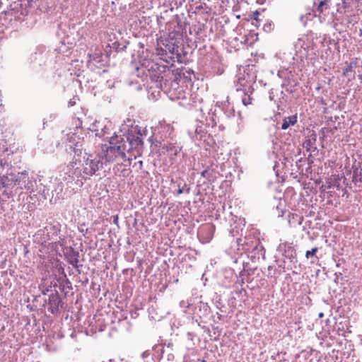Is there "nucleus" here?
Listing matches in <instances>:
<instances>
[{
	"label": "nucleus",
	"mask_w": 362,
	"mask_h": 362,
	"mask_svg": "<svg viewBox=\"0 0 362 362\" xmlns=\"http://www.w3.org/2000/svg\"><path fill=\"white\" fill-rule=\"evenodd\" d=\"M211 229H212V226L211 225H206L200 228L199 233H201L203 230L210 231V230H211Z\"/></svg>",
	"instance_id": "9d476101"
},
{
	"label": "nucleus",
	"mask_w": 362,
	"mask_h": 362,
	"mask_svg": "<svg viewBox=\"0 0 362 362\" xmlns=\"http://www.w3.org/2000/svg\"><path fill=\"white\" fill-rule=\"evenodd\" d=\"M251 100H252V98H251L250 96H248V97H247V98H243V103L245 106H247V105H248L251 104Z\"/></svg>",
	"instance_id": "1a4fd4ad"
},
{
	"label": "nucleus",
	"mask_w": 362,
	"mask_h": 362,
	"mask_svg": "<svg viewBox=\"0 0 362 362\" xmlns=\"http://www.w3.org/2000/svg\"><path fill=\"white\" fill-rule=\"evenodd\" d=\"M352 181L355 183H362V168H356L353 173Z\"/></svg>",
	"instance_id": "39448f33"
},
{
	"label": "nucleus",
	"mask_w": 362,
	"mask_h": 362,
	"mask_svg": "<svg viewBox=\"0 0 362 362\" xmlns=\"http://www.w3.org/2000/svg\"><path fill=\"white\" fill-rule=\"evenodd\" d=\"M329 0H321L316 8L315 11L319 14L322 13L325 11L329 9Z\"/></svg>",
	"instance_id": "20e7f679"
},
{
	"label": "nucleus",
	"mask_w": 362,
	"mask_h": 362,
	"mask_svg": "<svg viewBox=\"0 0 362 362\" xmlns=\"http://www.w3.org/2000/svg\"><path fill=\"white\" fill-rule=\"evenodd\" d=\"M102 151L103 152V158L107 163L113 162L118 157H126L124 148L121 146L112 145L111 141L110 142V146L103 145Z\"/></svg>",
	"instance_id": "f257e3e1"
},
{
	"label": "nucleus",
	"mask_w": 362,
	"mask_h": 362,
	"mask_svg": "<svg viewBox=\"0 0 362 362\" xmlns=\"http://www.w3.org/2000/svg\"><path fill=\"white\" fill-rule=\"evenodd\" d=\"M339 180V177L337 175H332L328 179V181L327 182V188H331L334 186H335Z\"/></svg>",
	"instance_id": "0eeeda50"
},
{
	"label": "nucleus",
	"mask_w": 362,
	"mask_h": 362,
	"mask_svg": "<svg viewBox=\"0 0 362 362\" xmlns=\"http://www.w3.org/2000/svg\"><path fill=\"white\" fill-rule=\"evenodd\" d=\"M359 35L361 37H362V29H360L359 30Z\"/></svg>",
	"instance_id": "4468645a"
},
{
	"label": "nucleus",
	"mask_w": 362,
	"mask_h": 362,
	"mask_svg": "<svg viewBox=\"0 0 362 362\" xmlns=\"http://www.w3.org/2000/svg\"><path fill=\"white\" fill-rule=\"evenodd\" d=\"M356 61H352L344 69L343 74L344 76H348L350 72L354 71V68L356 66Z\"/></svg>",
	"instance_id": "423d86ee"
},
{
	"label": "nucleus",
	"mask_w": 362,
	"mask_h": 362,
	"mask_svg": "<svg viewBox=\"0 0 362 362\" xmlns=\"http://www.w3.org/2000/svg\"><path fill=\"white\" fill-rule=\"evenodd\" d=\"M297 122L296 115L290 117H285L281 124V129L285 130L288 129L291 125H294Z\"/></svg>",
	"instance_id": "7ed1b4c3"
},
{
	"label": "nucleus",
	"mask_w": 362,
	"mask_h": 362,
	"mask_svg": "<svg viewBox=\"0 0 362 362\" xmlns=\"http://www.w3.org/2000/svg\"><path fill=\"white\" fill-rule=\"evenodd\" d=\"M319 316H320V317H322V316H323V314H322V313H320V314L319 315Z\"/></svg>",
	"instance_id": "2eb2a0df"
},
{
	"label": "nucleus",
	"mask_w": 362,
	"mask_h": 362,
	"mask_svg": "<svg viewBox=\"0 0 362 362\" xmlns=\"http://www.w3.org/2000/svg\"><path fill=\"white\" fill-rule=\"evenodd\" d=\"M182 192H183V191H182V189L180 188V189L177 190V194H182Z\"/></svg>",
	"instance_id": "f8f14e48"
},
{
	"label": "nucleus",
	"mask_w": 362,
	"mask_h": 362,
	"mask_svg": "<svg viewBox=\"0 0 362 362\" xmlns=\"http://www.w3.org/2000/svg\"><path fill=\"white\" fill-rule=\"evenodd\" d=\"M318 251V248L317 247H313L312 248L311 250H308L305 253V257L307 259L310 258V257H312V256H314L315 255V254L317 253V252Z\"/></svg>",
	"instance_id": "6e6552de"
},
{
	"label": "nucleus",
	"mask_w": 362,
	"mask_h": 362,
	"mask_svg": "<svg viewBox=\"0 0 362 362\" xmlns=\"http://www.w3.org/2000/svg\"><path fill=\"white\" fill-rule=\"evenodd\" d=\"M208 173V170H204L202 173V175L203 177H206V174Z\"/></svg>",
	"instance_id": "9b49d317"
},
{
	"label": "nucleus",
	"mask_w": 362,
	"mask_h": 362,
	"mask_svg": "<svg viewBox=\"0 0 362 362\" xmlns=\"http://www.w3.org/2000/svg\"><path fill=\"white\" fill-rule=\"evenodd\" d=\"M239 83H240L242 86H244V85H245V83H243V82L241 81V79H240V78H239Z\"/></svg>",
	"instance_id": "ddd939ff"
},
{
	"label": "nucleus",
	"mask_w": 362,
	"mask_h": 362,
	"mask_svg": "<svg viewBox=\"0 0 362 362\" xmlns=\"http://www.w3.org/2000/svg\"><path fill=\"white\" fill-rule=\"evenodd\" d=\"M103 163L98 159H90L88 158L85 161L84 165V173L86 175H93L96 171H98L100 168H102Z\"/></svg>",
	"instance_id": "f03ea898"
}]
</instances>
